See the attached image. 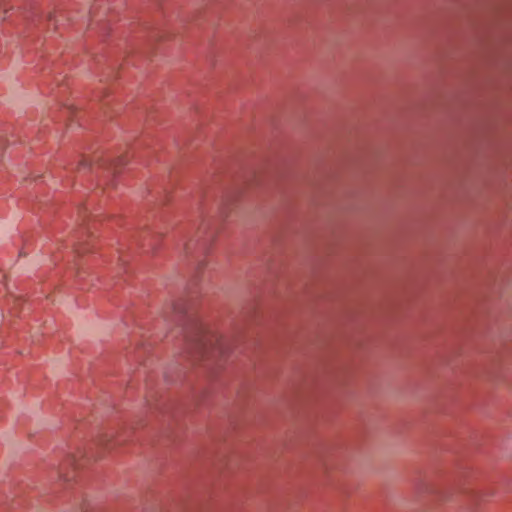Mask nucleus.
<instances>
[{
  "instance_id": "1",
  "label": "nucleus",
  "mask_w": 512,
  "mask_h": 512,
  "mask_svg": "<svg viewBox=\"0 0 512 512\" xmlns=\"http://www.w3.org/2000/svg\"><path fill=\"white\" fill-rule=\"evenodd\" d=\"M187 353L192 357L203 355L210 350L212 353H225V341L214 334L206 332L202 327L195 326L191 335H186Z\"/></svg>"
},
{
  "instance_id": "2",
  "label": "nucleus",
  "mask_w": 512,
  "mask_h": 512,
  "mask_svg": "<svg viewBox=\"0 0 512 512\" xmlns=\"http://www.w3.org/2000/svg\"><path fill=\"white\" fill-rule=\"evenodd\" d=\"M81 166H86L88 165L87 161L86 160H82L81 163H80Z\"/></svg>"
}]
</instances>
